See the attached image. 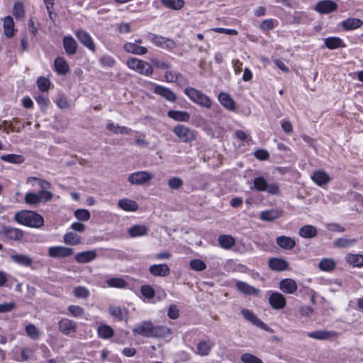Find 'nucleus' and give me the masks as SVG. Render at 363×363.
I'll return each mask as SVG.
<instances>
[{"mask_svg":"<svg viewBox=\"0 0 363 363\" xmlns=\"http://www.w3.org/2000/svg\"><path fill=\"white\" fill-rule=\"evenodd\" d=\"M276 242L281 248L286 250H292L296 246L294 238L284 235L277 237Z\"/></svg>","mask_w":363,"mask_h":363,"instance_id":"obj_27","label":"nucleus"},{"mask_svg":"<svg viewBox=\"0 0 363 363\" xmlns=\"http://www.w3.org/2000/svg\"><path fill=\"white\" fill-rule=\"evenodd\" d=\"M154 92L171 102H174L177 100L176 94L169 88L163 86L156 85L154 88Z\"/></svg>","mask_w":363,"mask_h":363,"instance_id":"obj_21","label":"nucleus"},{"mask_svg":"<svg viewBox=\"0 0 363 363\" xmlns=\"http://www.w3.org/2000/svg\"><path fill=\"white\" fill-rule=\"evenodd\" d=\"M269 303L273 309L281 310L285 308L286 300L282 294L272 292L269 297Z\"/></svg>","mask_w":363,"mask_h":363,"instance_id":"obj_13","label":"nucleus"},{"mask_svg":"<svg viewBox=\"0 0 363 363\" xmlns=\"http://www.w3.org/2000/svg\"><path fill=\"white\" fill-rule=\"evenodd\" d=\"M148 231V228L144 225H135L131 226L128 230V233L131 238H136L139 236H143L147 235Z\"/></svg>","mask_w":363,"mask_h":363,"instance_id":"obj_34","label":"nucleus"},{"mask_svg":"<svg viewBox=\"0 0 363 363\" xmlns=\"http://www.w3.org/2000/svg\"><path fill=\"white\" fill-rule=\"evenodd\" d=\"M324 45L330 50L345 48L346 46L343 40L338 37H328L325 38Z\"/></svg>","mask_w":363,"mask_h":363,"instance_id":"obj_31","label":"nucleus"},{"mask_svg":"<svg viewBox=\"0 0 363 363\" xmlns=\"http://www.w3.org/2000/svg\"><path fill=\"white\" fill-rule=\"evenodd\" d=\"M74 296L79 298H87L89 296V290L84 286H77L74 289Z\"/></svg>","mask_w":363,"mask_h":363,"instance_id":"obj_59","label":"nucleus"},{"mask_svg":"<svg viewBox=\"0 0 363 363\" xmlns=\"http://www.w3.org/2000/svg\"><path fill=\"white\" fill-rule=\"evenodd\" d=\"M275 21L273 19H266L260 25V28L264 31L272 30L275 26Z\"/></svg>","mask_w":363,"mask_h":363,"instance_id":"obj_64","label":"nucleus"},{"mask_svg":"<svg viewBox=\"0 0 363 363\" xmlns=\"http://www.w3.org/2000/svg\"><path fill=\"white\" fill-rule=\"evenodd\" d=\"M118 206L126 211H135L138 209V203L135 201L128 199H120Z\"/></svg>","mask_w":363,"mask_h":363,"instance_id":"obj_37","label":"nucleus"},{"mask_svg":"<svg viewBox=\"0 0 363 363\" xmlns=\"http://www.w3.org/2000/svg\"><path fill=\"white\" fill-rule=\"evenodd\" d=\"M241 313L245 319L250 321L255 325L263 329L265 328V323L258 318L251 311L247 308H242L241 310Z\"/></svg>","mask_w":363,"mask_h":363,"instance_id":"obj_23","label":"nucleus"},{"mask_svg":"<svg viewBox=\"0 0 363 363\" xmlns=\"http://www.w3.org/2000/svg\"><path fill=\"white\" fill-rule=\"evenodd\" d=\"M312 180L318 186H323L330 181L329 175L323 171H316L311 176Z\"/></svg>","mask_w":363,"mask_h":363,"instance_id":"obj_35","label":"nucleus"},{"mask_svg":"<svg viewBox=\"0 0 363 363\" xmlns=\"http://www.w3.org/2000/svg\"><path fill=\"white\" fill-rule=\"evenodd\" d=\"M37 85L41 91H47L50 88V82L45 77H39L37 79Z\"/></svg>","mask_w":363,"mask_h":363,"instance_id":"obj_58","label":"nucleus"},{"mask_svg":"<svg viewBox=\"0 0 363 363\" xmlns=\"http://www.w3.org/2000/svg\"><path fill=\"white\" fill-rule=\"evenodd\" d=\"M106 129L115 134H128L130 132V128L125 126H120L117 123L108 122L106 125Z\"/></svg>","mask_w":363,"mask_h":363,"instance_id":"obj_42","label":"nucleus"},{"mask_svg":"<svg viewBox=\"0 0 363 363\" xmlns=\"http://www.w3.org/2000/svg\"><path fill=\"white\" fill-rule=\"evenodd\" d=\"M191 268L196 272H201L206 269V264L199 259H194L190 262Z\"/></svg>","mask_w":363,"mask_h":363,"instance_id":"obj_57","label":"nucleus"},{"mask_svg":"<svg viewBox=\"0 0 363 363\" xmlns=\"http://www.w3.org/2000/svg\"><path fill=\"white\" fill-rule=\"evenodd\" d=\"M147 38L155 45L161 48L172 50L176 46L175 42L174 40L161 35H156L155 33H148Z\"/></svg>","mask_w":363,"mask_h":363,"instance_id":"obj_9","label":"nucleus"},{"mask_svg":"<svg viewBox=\"0 0 363 363\" xmlns=\"http://www.w3.org/2000/svg\"><path fill=\"white\" fill-rule=\"evenodd\" d=\"M167 315L170 319L175 320L179 316V310L177 306L174 304L169 306L167 311Z\"/></svg>","mask_w":363,"mask_h":363,"instance_id":"obj_62","label":"nucleus"},{"mask_svg":"<svg viewBox=\"0 0 363 363\" xmlns=\"http://www.w3.org/2000/svg\"><path fill=\"white\" fill-rule=\"evenodd\" d=\"M58 327L61 333L66 335L75 333L77 329V323L67 318H62L60 320Z\"/></svg>","mask_w":363,"mask_h":363,"instance_id":"obj_14","label":"nucleus"},{"mask_svg":"<svg viewBox=\"0 0 363 363\" xmlns=\"http://www.w3.org/2000/svg\"><path fill=\"white\" fill-rule=\"evenodd\" d=\"M251 190L258 191H267L270 194L277 195L279 192V185L276 183L268 184L267 180L263 177H258L254 179L253 186L250 187Z\"/></svg>","mask_w":363,"mask_h":363,"instance_id":"obj_5","label":"nucleus"},{"mask_svg":"<svg viewBox=\"0 0 363 363\" xmlns=\"http://www.w3.org/2000/svg\"><path fill=\"white\" fill-rule=\"evenodd\" d=\"M34 352L35 350L33 348L24 347L21 349V359L16 358V360L18 362L28 361L33 357Z\"/></svg>","mask_w":363,"mask_h":363,"instance_id":"obj_53","label":"nucleus"},{"mask_svg":"<svg viewBox=\"0 0 363 363\" xmlns=\"http://www.w3.org/2000/svg\"><path fill=\"white\" fill-rule=\"evenodd\" d=\"M184 93L191 101L202 107L209 108L212 106V100L210 97L195 88L186 87Z\"/></svg>","mask_w":363,"mask_h":363,"instance_id":"obj_3","label":"nucleus"},{"mask_svg":"<svg viewBox=\"0 0 363 363\" xmlns=\"http://www.w3.org/2000/svg\"><path fill=\"white\" fill-rule=\"evenodd\" d=\"M212 348L210 341H200L197 345V354L201 356L208 355Z\"/></svg>","mask_w":363,"mask_h":363,"instance_id":"obj_48","label":"nucleus"},{"mask_svg":"<svg viewBox=\"0 0 363 363\" xmlns=\"http://www.w3.org/2000/svg\"><path fill=\"white\" fill-rule=\"evenodd\" d=\"M1 160L12 164H22L25 161V158L23 155L16 154L1 155Z\"/></svg>","mask_w":363,"mask_h":363,"instance_id":"obj_44","label":"nucleus"},{"mask_svg":"<svg viewBox=\"0 0 363 363\" xmlns=\"http://www.w3.org/2000/svg\"><path fill=\"white\" fill-rule=\"evenodd\" d=\"M161 1L164 6L174 10H179L184 5L183 0H161Z\"/></svg>","mask_w":363,"mask_h":363,"instance_id":"obj_50","label":"nucleus"},{"mask_svg":"<svg viewBox=\"0 0 363 363\" xmlns=\"http://www.w3.org/2000/svg\"><path fill=\"white\" fill-rule=\"evenodd\" d=\"M97 333L99 337L102 339H109L112 337L114 334L113 328L106 324L99 325L97 328Z\"/></svg>","mask_w":363,"mask_h":363,"instance_id":"obj_41","label":"nucleus"},{"mask_svg":"<svg viewBox=\"0 0 363 363\" xmlns=\"http://www.w3.org/2000/svg\"><path fill=\"white\" fill-rule=\"evenodd\" d=\"M13 14L16 18H23L25 16L23 4L21 2H16L13 5Z\"/></svg>","mask_w":363,"mask_h":363,"instance_id":"obj_55","label":"nucleus"},{"mask_svg":"<svg viewBox=\"0 0 363 363\" xmlns=\"http://www.w3.org/2000/svg\"><path fill=\"white\" fill-rule=\"evenodd\" d=\"M318 267L322 271L331 272L335 267V262L332 259L325 258L320 262Z\"/></svg>","mask_w":363,"mask_h":363,"instance_id":"obj_49","label":"nucleus"},{"mask_svg":"<svg viewBox=\"0 0 363 363\" xmlns=\"http://www.w3.org/2000/svg\"><path fill=\"white\" fill-rule=\"evenodd\" d=\"M81 237L73 232H68L64 235L63 241L69 245H77L80 243Z\"/></svg>","mask_w":363,"mask_h":363,"instance_id":"obj_43","label":"nucleus"},{"mask_svg":"<svg viewBox=\"0 0 363 363\" xmlns=\"http://www.w3.org/2000/svg\"><path fill=\"white\" fill-rule=\"evenodd\" d=\"M14 220L22 225L31 228H40L44 223L43 218L31 211H21L16 213Z\"/></svg>","mask_w":363,"mask_h":363,"instance_id":"obj_2","label":"nucleus"},{"mask_svg":"<svg viewBox=\"0 0 363 363\" xmlns=\"http://www.w3.org/2000/svg\"><path fill=\"white\" fill-rule=\"evenodd\" d=\"M269 267L274 271H284L289 269V263L282 258H271L268 262Z\"/></svg>","mask_w":363,"mask_h":363,"instance_id":"obj_22","label":"nucleus"},{"mask_svg":"<svg viewBox=\"0 0 363 363\" xmlns=\"http://www.w3.org/2000/svg\"><path fill=\"white\" fill-rule=\"evenodd\" d=\"M346 261L351 265L357 267H363V255L358 254H348Z\"/></svg>","mask_w":363,"mask_h":363,"instance_id":"obj_45","label":"nucleus"},{"mask_svg":"<svg viewBox=\"0 0 363 363\" xmlns=\"http://www.w3.org/2000/svg\"><path fill=\"white\" fill-rule=\"evenodd\" d=\"M68 314L74 318L82 317L84 314V310L82 307L77 305H70L67 307Z\"/></svg>","mask_w":363,"mask_h":363,"instance_id":"obj_52","label":"nucleus"},{"mask_svg":"<svg viewBox=\"0 0 363 363\" xmlns=\"http://www.w3.org/2000/svg\"><path fill=\"white\" fill-rule=\"evenodd\" d=\"M108 287L123 289L128 285L127 281L123 278L113 277L106 280Z\"/></svg>","mask_w":363,"mask_h":363,"instance_id":"obj_47","label":"nucleus"},{"mask_svg":"<svg viewBox=\"0 0 363 363\" xmlns=\"http://www.w3.org/2000/svg\"><path fill=\"white\" fill-rule=\"evenodd\" d=\"M75 35L78 40L89 50L94 52L96 50V46L93 38L89 33L84 30H77L75 32Z\"/></svg>","mask_w":363,"mask_h":363,"instance_id":"obj_10","label":"nucleus"},{"mask_svg":"<svg viewBox=\"0 0 363 363\" xmlns=\"http://www.w3.org/2000/svg\"><path fill=\"white\" fill-rule=\"evenodd\" d=\"M240 359L243 363H263L262 360L250 353H244Z\"/></svg>","mask_w":363,"mask_h":363,"instance_id":"obj_56","label":"nucleus"},{"mask_svg":"<svg viewBox=\"0 0 363 363\" xmlns=\"http://www.w3.org/2000/svg\"><path fill=\"white\" fill-rule=\"evenodd\" d=\"M75 217L81 221H86L90 218V213L86 209H77L74 211Z\"/></svg>","mask_w":363,"mask_h":363,"instance_id":"obj_61","label":"nucleus"},{"mask_svg":"<svg viewBox=\"0 0 363 363\" xmlns=\"http://www.w3.org/2000/svg\"><path fill=\"white\" fill-rule=\"evenodd\" d=\"M108 313L118 320H127L128 318V312L125 308H122L119 306H110L108 307Z\"/></svg>","mask_w":363,"mask_h":363,"instance_id":"obj_24","label":"nucleus"},{"mask_svg":"<svg viewBox=\"0 0 363 363\" xmlns=\"http://www.w3.org/2000/svg\"><path fill=\"white\" fill-rule=\"evenodd\" d=\"M337 5L335 2L331 0H324L318 2L315 6V10L320 13H329L335 11Z\"/></svg>","mask_w":363,"mask_h":363,"instance_id":"obj_16","label":"nucleus"},{"mask_svg":"<svg viewBox=\"0 0 363 363\" xmlns=\"http://www.w3.org/2000/svg\"><path fill=\"white\" fill-rule=\"evenodd\" d=\"M63 47L66 53L69 55H74L77 52V43L75 40L70 35L64 37Z\"/></svg>","mask_w":363,"mask_h":363,"instance_id":"obj_26","label":"nucleus"},{"mask_svg":"<svg viewBox=\"0 0 363 363\" xmlns=\"http://www.w3.org/2000/svg\"><path fill=\"white\" fill-rule=\"evenodd\" d=\"M153 174L147 171H138L130 174L128 181L133 185L143 186L150 183Z\"/></svg>","mask_w":363,"mask_h":363,"instance_id":"obj_8","label":"nucleus"},{"mask_svg":"<svg viewBox=\"0 0 363 363\" xmlns=\"http://www.w3.org/2000/svg\"><path fill=\"white\" fill-rule=\"evenodd\" d=\"M168 185L172 189H179L183 185V181L179 177H172L168 181Z\"/></svg>","mask_w":363,"mask_h":363,"instance_id":"obj_63","label":"nucleus"},{"mask_svg":"<svg viewBox=\"0 0 363 363\" xmlns=\"http://www.w3.org/2000/svg\"><path fill=\"white\" fill-rule=\"evenodd\" d=\"M140 292L143 296L148 299L152 298L155 295V289L150 285L142 286Z\"/></svg>","mask_w":363,"mask_h":363,"instance_id":"obj_60","label":"nucleus"},{"mask_svg":"<svg viewBox=\"0 0 363 363\" xmlns=\"http://www.w3.org/2000/svg\"><path fill=\"white\" fill-rule=\"evenodd\" d=\"M279 286L281 291L288 294H294L298 289L296 282L292 279H284L281 280Z\"/></svg>","mask_w":363,"mask_h":363,"instance_id":"obj_19","label":"nucleus"},{"mask_svg":"<svg viewBox=\"0 0 363 363\" xmlns=\"http://www.w3.org/2000/svg\"><path fill=\"white\" fill-rule=\"evenodd\" d=\"M25 330H26L27 335L29 336L31 339H33V340L39 339L40 335V332L39 331V330L37 328V327L35 325H33L32 323L27 325L25 328Z\"/></svg>","mask_w":363,"mask_h":363,"instance_id":"obj_51","label":"nucleus"},{"mask_svg":"<svg viewBox=\"0 0 363 363\" xmlns=\"http://www.w3.org/2000/svg\"><path fill=\"white\" fill-rule=\"evenodd\" d=\"M167 116L176 121L187 122L190 118V114L186 111L170 110L167 112Z\"/></svg>","mask_w":363,"mask_h":363,"instance_id":"obj_32","label":"nucleus"},{"mask_svg":"<svg viewBox=\"0 0 363 363\" xmlns=\"http://www.w3.org/2000/svg\"><path fill=\"white\" fill-rule=\"evenodd\" d=\"M170 268L167 264L150 265L149 272L154 277H165L169 275Z\"/></svg>","mask_w":363,"mask_h":363,"instance_id":"obj_15","label":"nucleus"},{"mask_svg":"<svg viewBox=\"0 0 363 363\" xmlns=\"http://www.w3.org/2000/svg\"><path fill=\"white\" fill-rule=\"evenodd\" d=\"M26 183L32 186H35V184L40 188V191H46L50 188V184L46 180L35 177H30L27 179Z\"/></svg>","mask_w":363,"mask_h":363,"instance_id":"obj_36","label":"nucleus"},{"mask_svg":"<svg viewBox=\"0 0 363 363\" xmlns=\"http://www.w3.org/2000/svg\"><path fill=\"white\" fill-rule=\"evenodd\" d=\"M356 242V239L339 238L335 240L334 245L338 247H347L354 245Z\"/></svg>","mask_w":363,"mask_h":363,"instance_id":"obj_54","label":"nucleus"},{"mask_svg":"<svg viewBox=\"0 0 363 363\" xmlns=\"http://www.w3.org/2000/svg\"><path fill=\"white\" fill-rule=\"evenodd\" d=\"M55 71L61 75L67 74L69 71V67L67 62L62 57H58L55 60Z\"/></svg>","mask_w":363,"mask_h":363,"instance_id":"obj_30","label":"nucleus"},{"mask_svg":"<svg viewBox=\"0 0 363 363\" xmlns=\"http://www.w3.org/2000/svg\"><path fill=\"white\" fill-rule=\"evenodd\" d=\"M96 256V250H88L77 253L74 259L78 263H87L94 260Z\"/></svg>","mask_w":363,"mask_h":363,"instance_id":"obj_28","label":"nucleus"},{"mask_svg":"<svg viewBox=\"0 0 363 363\" xmlns=\"http://www.w3.org/2000/svg\"><path fill=\"white\" fill-rule=\"evenodd\" d=\"M74 253L72 248L64 246L50 247L48 249V255L53 258H64L71 256Z\"/></svg>","mask_w":363,"mask_h":363,"instance_id":"obj_11","label":"nucleus"},{"mask_svg":"<svg viewBox=\"0 0 363 363\" xmlns=\"http://www.w3.org/2000/svg\"><path fill=\"white\" fill-rule=\"evenodd\" d=\"M218 101L226 109L230 111L235 110V104L233 98L225 92H221L218 95Z\"/></svg>","mask_w":363,"mask_h":363,"instance_id":"obj_29","label":"nucleus"},{"mask_svg":"<svg viewBox=\"0 0 363 363\" xmlns=\"http://www.w3.org/2000/svg\"><path fill=\"white\" fill-rule=\"evenodd\" d=\"M281 215V211L277 209H272L261 212L259 218L265 221H272Z\"/></svg>","mask_w":363,"mask_h":363,"instance_id":"obj_38","label":"nucleus"},{"mask_svg":"<svg viewBox=\"0 0 363 363\" xmlns=\"http://www.w3.org/2000/svg\"><path fill=\"white\" fill-rule=\"evenodd\" d=\"M173 133L184 143H191L196 139L195 131L184 125H175Z\"/></svg>","mask_w":363,"mask_h":363,"instance_id":"obj_7","label":"nucleus"},{"mask_svg":"<svg viewBox=\"0 0 363 363\" xmlns=\"http://www.w3.org/2000/svg\"><path fill=\"white\" fill-rule=\"evenodd\" d=\"M4 33L8 38H11L13 35L14 23L13 18L10 16H7L4 18Z\"/></svg>","mask_w":363,"mask_h":363,"instance_id":"obj_39","label":"nucleus"},{"mask_svg":"<svg viewBox=\"0 0 363 363\" xmlns=\"http://www.w3.org/2000/svg\"><path fill=\"white\" fill-rule=\"evenodd\" d=\"M10 257L13 262L23 267H31L33 264V259L26 255L18 254L13 252L10 255Z\"/></svg>","mask_w":363,"mask_h":363,"instance_id":"obj_20","label":"nucleus"},{"mask_svg":"<svg viewBox=\"0 0 363 363\" xmlns=\"http://www.w3.org/2000/svg\"><path fill=\"white\" fill-rule=\"evenodd\" d=\"M337 333L331 330H315L307 333V336L318 340H326L335 337Z\"/></svg>","mask_w":363,"mask_h":363,"instance_id":"obj_17","label":"nucleus"},{"mask_svg":"<svg viewBox=\"0 0 363 363\" xmlns=\"http://www.w3.org/2000/svg\"><path fill=\"white\" fill-rule=\"evenodd\" d=\"M219 245L225 249H230L235 245V239L228 235H222L218 237Z\"/></svg>","mask_w":363,"mask_h":363,"instance_id":"obj_46","label":"nucleus"},{"mask_svg":"<svg viewBox=\"0 0 363 363\" xmlns=\"http://www.w3.org/2000/svg\"><path fill=\"white\" fill-rule=\"evenodd\" d=\"M363 21L359 18H348L342 22V28L346 30H354L361 27Z\"/></svg>","mask_w":363,"mask_h":363,"instance_id":"obj_40","label":"nucleus"},{"mask_svg":"<svg viewBox=\"0 0 363 363\" xmlns=\"http://www.w3.org/2000/svg\"><path fill=\"white\" fill-rule=\"evenodd\" d=\"M0 233L5 238L15 241L22 240L24 235L21 230L9 226L3 227Z\"/></svg>","mask_w":363,"mask_h":363,"instance_id":"obj_12","label":"nucleus"},{"mask_svg":"<svg viewBox=\"0 0 363 363\" xmlns=\"http://www.w3.org/2000/svg\"><path fill=\"white\" fill-rule=\"evenodd\" d=\"M317 228L312 225H306L298 230V235L305 239H312L317 236Z\"/></svg>","mask_w":363,"mask_h":363,"instance_id":"obj_25","label":"nucleus"},{"mask_svg":"<svg viewBox=\"0 0 363 363\" xmlns=\"http://www.w3.org/2000/svg\"><path fill=\"white\" fill-rule=\"evenodd\" d=\"M53 194L48 191H39L38 193L29 192L26 194L25 201L30 205H37L42 201L52 199Z\"/></svg>","mask_w":363,"mask_h":363,"instance_id":"obj_6","label":"nucleus"},{"mask_svg":"<svg viewBox=\"0 0 363 363\" xmlns=\"http://www.w3.org/2000/svg\"><path fill=\"white\" fill-rule=\"evenodd\" d=\"M236 287L241 293L247 295H257L259 292L258 289L241 281H237Z\"/></svg>","mask_w":363,"mask_h":363,"instance_id":"obj_33","label":"nucleus"},{"mask_svg":"<svg viewBox=\"0 0 363 363\" xmlns=\"http://www.w3.org/2000/svg\"><path fill=\"white\" fill-rule=\"evenodd\" d=\"M123 50L133 55H143L147 53L148 50L147 48L141 45H138L137 43L126 42L123 46Z\"/></svg>","mask_w":363,"mask_h":363,"instance_id":"obj_18","label":"nucleus"},{"mask_svg":"<svg viewBox=\"0 0 363 363\" xmlns=\"http://www.w3.org/2000/svg\"><path fill=\"white\" fill-rule=\"evenodd\" d=\"M133 333L147 337H166L172 334V330L164 325H154L151 321L145 320L135 327Z\"/></svg>","mask_w":363,"mask_h":363,"instance_id":"obj_1","label":"nucleus"},{"mask_svg":"<svg viewBox=\"0 0 363 363\" xmlns=\"http://www.w3.org/2000/svg\"><path fill=\"white\" fill-rule=\"evenodd\" d=\"M126 65L130 69L145 76H150L153 73L152 65L143 60L131 57L127 60Z\"/></svg>","mask_w":363,"mask_h":363,"instance_id":"obj_4","label":"nucleus"}]
</instances>
